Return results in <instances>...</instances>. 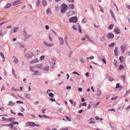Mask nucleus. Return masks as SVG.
Instances as JSON below:
<instances>
[{"label": "nucleus", "mask_w": 130, "mask_h": 130, "mask_svg": "<svg viewBox=\"0 0 130 130\" xmlns=\"http://www.w3.org/2000/svg\"><path fill=\"white\" fill-rule=\"evenodd\" d=\"M68 7V6L67 5L63 3L60 9L61 12L62 13H64L66 12Z\"/></svg>", "instance_id": "nucleus-1"}, {"label": "nucleus", "mask_w": 130, "mask_h": 130, "mask_svg": "<svg viewBox=\"0 0 130 130\" xmlns=\"http://www.w3.org/2000/svg\"><path fill=\"white\" fill-rule=\"evenodd\" d=\"M25 56L27 57V59L31 58L33 56V54L30 52H28L25 54Z\"/></svg>", "instance_id": "nucleus-2"}, {"label": "nucleus", "mask_w": 130, "mask_h": 130, "mask_svg": "<svg viewBox=\"0 0 130 130\" xmlns=\"http://www.w3.org/2000/svg\"><path fill=\"white\" fill-rule=\"evenodd\" d=\"M77 20V17H73L69 19V21L70 22L76 23Z\"/></svg>", "instance_id": "nucleus-3"}, {"label": "nucleus", "mask_w": 130, "mask_h": 130, "mask_svg": "<svg viewBox=\"0 0 130 130\" xmlns=\"http://www.w3.org/2000/svg\"><path fill=\"white\" fill-rule=\"evenodd\" d=\"M126 47V46L124 44H123L122 46H121V50L122 52H124Z\"/></svg>", "instance_id": "nucleus-4"}, {"label": "nucleus", "mask_w": 130, "mask_h": 130, "mask_svg": "<svg viewBox=\"0 0 130 130\" xmlns=\"http://www.w3.org/2000/svg\"><path fill=\"white\" fill-rule=\"evenodd\" d=\"M114 37L113 34L111 33H109L107 35V37L110 39H112Z\"/></svg>", "instance_id": "nucleus-5"}, {"label": "nucleus", "mask_w": 130, "mask_h": 130, "mask_svg": "<svg viewBox=\"0 0 130 130\" xmlns=\"http://www.w3.org/2000/svg\"><path fill=\"white\" fill-rule=\"evenodd\" d=\"M30 70L31 71H32V72H34L33 73H32V75H35L36 74H37V73L38 72L37 71H35L33 69V67L32 66L30 67Z\"/></svg>", "instance_id": "nucleus-6"}, {"label": "nucleus", "mask_w": 130, "mask_h": 130, "mask_svg": "<svg viewBox=\"0 0 130 130\" xmlns=\"http://www.w3.org/2000/svg\"><path fill=\"white\" fill-rule=\"evenodd\" d=\"M38 62V60L37 58H35L33 59L32 61L30 62V64L36 63Z\"/></svg>", "instance_id": "nucleus-7"}, {"label": "nucleus", "mask_w": 130, "mask_h": 130, "mask_svg": "<svg viewBox=\"0 0 130 130\" xmlns=\"http://www.w3.org/2000/svg\"><path fill=\"white\" fill-rule=\"evenodd\" d=\"M43 42L45 45L46 46H47L51 47L52 46H53L54 45L53 44L51 43L49 44L46 42L45 41H43Z\"/></svg>", "instance_id": "nucleus-8"}, {"label": "nucleus", "mask_w": 130, "mask_h": 130, "mask_svg": "<svg viewBox=\"0 0 130 130\" xmlns=\"http://www.w3.org/2000/svg\"><path fill=\"white\" fill-rule=\"evenodd\" d=\"M113 31L117 34H118L120 33V30L118 28H115Z\"/></svg>", "instance_id": "nucleus-9"}, {"label": "nucleus", "mask_w": 130, "mask_h": 130, "mask_svg": "<svg viewBox=\"0 0 130 130\" xmlns=\"http://www.w3.org/2000/svg\"><path fill=\"white\" fill-rule=\"evenodd\" d=\"M58 38L59 39L60 44L61 45H63L64 43L63 39L62 38L59 37H58Z\"/></svg>", "instance_id": "nucleus-10"}, {"label": "nucleus", "mask_w": 130, "mask_h": 130, "mask_svg": "<svg viewBox=\"0 0 130 130\" xmlns=\"http://www.w3.org/2000/svg\"><path fill=\"white\" fill-rule=\"evenodd\" d=\"M74 12L75 11H69L67 13V16L69 17L72 15L74 13Z\"/></svg>", "instance_id": "nucleus-11"}, {"label": "nucleus", "mask_w": 130, "mask_h": 130, "mask_svg": "<svg viewBox=\"0 0 130 130\" xmlns=\"http://www.w3.org/2000/svg\"><path fill=\"white\" fill-rule=\"evenodd\" d=\"M21 2V1L20 0H17L13 2V5H16L20 4Z\"/></svg>", "instance_id": "nucleus-12"}, {"label": "nucleus", "mask_w": 130, "mask_h": 130, "mask_svg": "<svg viewBox=\"0 0 130 130\" xmlns=\"http://www.w3.org/2000/svg\"><path fill=\"white\" fill-rule=\"evenodd\" d=\"M24 96L25 98L26 99H29L30 96V94L27 93H24Z\"/></svg>", "instance_id": "nucleus-13"}, {"label": "nucleus", "mask_w": 130, "mask_h": 130, "mask_svg": "<svg viewBox=\"0 0 130 130\" xmlns=\"http://www.w3.org/2000/svg\"><path fill=\"white\" fill-rule=\"evenodd\" d=\"M42 4L44 6H46L47 5V3L45 0H43L41 1Z\"/></svg>", "instance_id": "nucleus-14"}, {"label": "nucleus", "mask_w": 130, "mask_h": 130, "mask_svg": "<svg viewBox=\"0 0 130 130\" xmlns=\"http://www.w3.org/2000/svg\"><path fill=\"white\" fill-rule=\"evenodd\" d=\"M110 12L111 14V15H112V17L115 20H116V19L115 18L114 13L113 12L111 9H110Z\"/></svg>", "instance_id": "nucleus-15"}, {"label": "nucleus", "mask_w": 130, "mask_h": 130, "mask_svg": "<svg viewBox=\"0 0 130 130\" xmlns=\"http://www.w3.org/2000/svg\"><path fill=\"white\" fill-rule=\"evenodd\" d=\"M49 68V67L48 66H46L43 67L42 69L43 70L47 71L48 70Z\"/></svg>", "instance_id": "nucleus-16"}, {"label": "nucleus", "mask_w": 130, "mask_h": 130, "mask_svg": "<svg viewBox=\"0 0 130 130\" xmlns=\"http://www.w3.org/2000/svg\"><path fill=\"white\" fill-rule=\"evenodd\" d=\"M118 47H116L114 50V52L115 53V55L116 56H117L118 55Z\"/></svg>", "instance_id": "nucleus-17"}, {"label": "nucleus", "mask_w": 130, "mask_h": 130, "mask_svg": "<svg viewBox=\"0 0 130 130\" xmlns=\"http://www.w3.org/2000/svg\"><path fill=\"white\" fill-rule=\"evenodd\" d=\"M14 58V60L13 61V62H14L15 64H16L17 63H18V59L14 57V56H13V58Z\"/></svg>", "instance_id": "nucleus-18"}, {"label": "nucleus", "mask_w": 130, "mask_h": 130, "mask_svg": "<svg viewBox=\"0 0 130 130\" xmlns=\"http://www.w3.org/2000/svg\"><path fill=\"white\" fill-rule=\"evenodd\" d=\"M15 104V103L14 102H12L11 101H9V103L8 104V106L12 105L13 106Z\"/></svg>", "instance_id": "nucleus-19"}, {"label": "nucleus", "mask_w": 130, "mask_h": 130, "mask_svg": "<svg viewBox=\"0 0 130 130\" xmlns=\"http://www.w3.org/2000/svg\"><path fill=\"white\" fill-rule=\"evenodd\" d=\"M124 68V67L122 65L120 64L119 66V69L120 71L122 70Z\"/></svg>", "instance_id": "nucleus-20"}, {"label": "nucleus", "mask_w": 130, "mask_h": 130, "mask_svg": "<svg viewBox=\"0 0 130 130\" xmlns=\"http://www.w3.org/2000/svg\"><path fill=\"white\" fill-rule=\"evenodd\" d=\"M46 12L47 14H49L51 13V11L50 8H48L46 10Z\"/></svg>", "instance_id": "nucleus-21"}, {"label": "nucleus", "mask_w": 130, "mask_h": 130, "mask_svg": "<svg viewBox=\"0 0 130 130\" xmlns=\"http://www.w3.org/2000/svg\"><path fill=\"white\" fill-rule=\"evenodd\" d=\"M69 8L70 9H73L74 8V5L73 4H71L69 5Z\"/></svg>", "instance_id": "nucleus-22"}, {"label": "nucleus", "mask_w": 130, "mask_h": 130, "mask_svg": "<svg viewBox=\"0 0 130 130\" xmlns=\"http://www.w3.org/2000/svg\"><path fill=\"white\" fill-rule=\"evenodd\" d=\"M98 94L97 95L99 96L101 95L102 93L101 90H100L98 89L97 90Z\"/></svg>", "instance_id": "nucleus-23"}, {"label": "nucleus", "mask_w": 130, "mask_h": 130, "mask_svg": "<svg viewBox=\"0 0 130 130\" xmlns=\"http://www.w3.org/2000/svg\"><path fill=\"white\" fill-rule=\"evenodd\" d=\"M124 57L123 56H120L119 58V59L120 60V61L121 63H122L123 61L124 60Z\"/></svg>", "instance_id": "nucleus-24"}, {"label": "nucleus", "mask_w": 130, "mask_h": 130, "mask_svg": "<svg viewBox=\"0 0 130 130\" xmlns=\"http://www.w3.org/2000/svg\"><path fill=\"white\" fill-rule=\"evenodd\" d=\"M11 4L10 3L7 4L5 7V8L6 9L9 8L11 6Z\"/></svg>", "instance_id": "nucleus-25"}, {"label": "nucleus", "mask_w": 130, "mask_h": 130, "mask_svg": "<svg viewBox=\"0 0 130 130\" xmlns=\"http://www.w3.org/2000/svg\"><path fill=\"white\" fill-rule=\"evenodd\" d=\"M3 125L4 126H8L9 127H13V125L12 124H3Z\"/></svg>", "instance_id": "nucleus-26"}, {"label": "nucleus", "mask_w": 130, "mask_h": 130, "mask_svg": "<svg viewBox=\"0 0 130 130\" xmlns=\"http://www.w3.org/2000/svg\"><path fill=\"white\" fill-rule=\"evenodd\" d=\"M15 119V118H10L8 119L7 120H9L11 121L14 120Z\"/></svg>", "instance_id": "nucleus-27"}, {"label": "nucleus", "mask_w": 130, "mask_h": 130, "mask_svg": "<svg viewBox=\"0 0 130 130\" xmlns=\"http://www.w3.org/2000/svg\"><path fill=\"white\" fill-rule=\"evenodd\" d=\"M114 26V24H111L108 27V29H112V28L113 27V26Z\"/></svg>", "instance_id": "nucleus-28"}, {"label": "nucleus", "mask_w": 130, "mask_h": 130, "mask_svg": "<svg viewBox=\"0 0 130 130\" xmlns=\"http://www.w3.org/2000/svg\"><path fill=\"white\" fill-rule=\"evenodd\" d=\"M0 55H1V57L3 59H5V58L2 52H1L0 53Z\"/></svg>", "instance_id": "nucleus-29"}, {"label": "nucleus", "mask_w": 130, "mask_h": 130, "mask_svg": "<svg viewBox=\"0 0 130 130\" xmlns=\"http://www.w3.org/2000/svg\"><path fill=\"white\" fill-rule=\"evenodd\" d=\"M42 65L41 64H38L37 67L38 68H40V69H41L42 68Z\"/></svg>", "instance_id": "nucleus-30"}, {"label": "nucleus", "mask_w": 130, "mask_h": 130, "mask_svg": "<svg viewBox=\"0 0 130 130\" xmlns=\"http://www.w3.org/2000/svg\"><path fill=\"white\" fill-rule=\"evenodd\" d=\"M29 124L30 125L34 127L36 125V124L34 123H33L32 122H29Z\"/></svg>", "instance_id": "nucleus-31"}, {"label": "nucleus", "mask_w": 130, "mask_h": 130, "mask_svg": "<svg viewBox=\"0 0 130 130\" xmlns=\"http://www.w3.org/2000/svg\"><path fill=\"white\" fill-rule=\"evenodd\" d=\"M19 29V27L16 28H15L13 30L14 32H16L17 31H18Z\"/></svg>", "instance_id": "nucleus-32"}, {"label": "nucleus", "mask_w": 130, "mask_h": 130, "mask_svg": "<svg viewBox=\"0 0 130 130\" xmlns=\"http://www.w3.org/2000/svg\"><path fill=\"white\" fill-rule=\"evenodd\" d=\"M48 95L50 96L51 97H53L54 95L52 93H49Z\"/></svg>", "instance_id": "nucleus-33"}, {"label": "nucleus", "mask_w": 130, "mask_h": 130, "mask_svg": "<svg viewBox=\"0 0 130 130\" xmlns=\"http://www.w3.org/2000/svg\"><path fill=\"white\" fill-rule=\"evenodd\" d=\"M90 7L91 8V10L93 11V12H94V8L93 7V5L91 4L90 5Z\"/></svg>", "instance_id": "nucleus-34"}, {"label": "nucleus", "mask_w": 130, "mask_h": 130, "mask_svg": "<svg viewBox=\"0 0 130 130\" xmlns=\"http://www.w3.org/2000/svg\"><path fill=\"white\" fill-rule=\"evenodd\" d=\"M66 118L67 120L69 121H71V119L68 117L66 116Z\"/></svg>", "instance_id": "nucleus-35"}, {"label": "nucleus", "mask_w": 130, "mask_h": 130, "mask_svg": "<svg viewBox=\"0 0 130 130\" xmlns=\"http://www.w3.org/2000/svg\"><path fill=\"white\" fill-rule=\"evenodd\" d=\"M45 56L43 55H42L40 57V60H42L44 58Z\"/></svg>", "instance_id": "nucleus-36"}, {"label": "nucleus", "mask_w": 130, "mask_h": 130, "mask_svg": "<svg viewBox=\"0 0 130 130\" xmlns=\"http://www.w3.org/2000/svg\"><path fill=\"white\" fill-rule=\"evenodd\" d=\"M40 0H38L37 1L36 3L37 5L38 6H39V4H40Z\"/></svg>", "instance_id": "nucleus-37"}, {"label": "nucleus", "mask_w": 130, "mask_h": 130, "mask_svg": "<svg viewBox=\"0 0 130 130\" xmlns=\"http://www.w3.org/2000/svg\"><path fill=\"white\" fill-rule=\"evenodd\" d=\"M87 21L86 19V18H84L83 20L82 21V23H85Z\"/></svg>", "instance_id": "nucleus-38"}, {"label": "nucleus", "mask_w": 130, "mask_h": 130, "mask_svg": "<svg viewBox=\"0 0 130 130\" xmlns=\"http://www.w3.org/2000/svg\"><path fill=\"white\" fill-rule=\"evenodd\" d=\"M127 18L128 20V21L130 23V15L129 14L127 16Z\"/></svg>", "instance_id": "nucleus-39"}, {"label": "nucleus", "mask_w": 130, "mask_h": 130, "mask_svg": "<svg viewBox=\"0 0 130 130\" xmlns=\"http://www.w3.org/2000/svg\"><path fill=\"white\" fill-rule=\"evenodd\" d=\"M129 91H126V93H125V94L124 95L123 97H125V96H127V95L128 94V93L129 92Z\"/></svg>", "instance_id": "nucleus-40"}, {"label": "nucleus", "mask_w": 130, "mask_h": 130, "mask_svg": "<svg viewBox=\"0 0 130 130\" xmlns=\"http://www.w3.org/2000/svg\"><path fill=\"white\" fill-rule=\"evenodd\" d=\"M51 34H50L49 35V37L48 39H49V40H50L51 41H52L53 40H52V38L50 36H51Z\"/></svg>", "instance_id": "nucleus-41"}, {"label": "nucleus", "mask_w": 130, "mask_h": 130, "mask_svg": "<svg viewBox=\"0 0 130 130\" xmlns=\"http://www.w3.org/2000/svg\"><path fill=\"white\" fill-rule=\"evenodd\" d=\"M115 44L113 42L112 43L110 44H109V46L110 47H113L114 45Z\"/></svg>", "instance_id": "nucleus-42"}, {"label": "nucleus", "mask_w": 130, "mask_h": 130, "mask_svg": "<svg viewBox=\"0 0 130 130\" xmlns=\"http://www.w3.org/2000/svg\"><path fill=\"white\" fill-rule=\"evenodd\" d=\"M78 28H79V32L80 33H82V31L81 29L80 28V25H78Z\"/></svg>", "instance_id": "nucleus-43"}, {"label": "nucleus", "mask_w": 130, "mask_h": 130, "mask_svg": "<svg viewBox=\"0 0 130 130\" xmlns=\"http://www.w3.org/2000/svg\"><path fill=\"white\" fill-rule=\"evenodd\" d=\"M108 79L110 81H112L113 80V79L111 77H109L108 78Z\"/></svg>", "instance_id": "nucleus-44"}, {"label": "nucleus", "mask_w": 130, "mask_h": 130, "mask_svg": "<svg viewBox=\"0 0 130 130\" xmlns=\"http://www.w3.org/2000/svg\"><path fill=\"white\" fill-rule=\"evenodd\" d=\"M120 87V84L119 83H118L117 84L116 86V88H118Z\"/></svg>", "instance_id": "nucleus-45"}, {"label": "nucleus", "mask_w": 130, "mask_h": 130, "mask_svg": "<svg viewBox=\"0 0 130 130\" xmlns=\"http://www.w3.org/2000/svg\"><path fill=\"white\" fill-rule=\"evenodd\" d=\"M16 103H23L22 101H17Z\"/></svg>", "instance_id": "nucleus-46"}, {"label": "nucleus", "mask_w": 130, "mask_h": 130, "mask_svg": "<svg viewBox=\"0 0 130 130\" xmlns=\"http://www.w3.org/2000/svg\"><path fill=\"white\" fill-rule=\"evenodd\" d=\"M99 7L100 8H101V9H100V10L102 12H104V9L103 8H102L101 7V6H99Z\"/></svg>", "instance_id": "nucleus-47"}, {"label": "nucleus", "mask_w": 130, "mask_h": 130, "mask_svg": "<svg viewBox=\"0 0 130 130\" xmlns=\"http://www.w3.org/2000/svg\"><path fill=\"white\" fill-rule=\"evenodd\" d=\"M99 58L101 59H102V61H103L104 62V63L105 64H106V61H105V60L104 59H103V58H101L100 57H99Z\"/></svg>", "instance_id": "nucleus-48"}, {"label": "nucleus", "mask_w": 130, "mask_h": 130, "mask_svg": "<svg viewBox=\"0 0 130 130\" xmlns=\"http://www.w3.org/2000/svg\"><path fill=\"white\" fill-rule=\"evenodd\" d=\"M104 39H105L104 37H102L101 38L100 40L101 41H103L104 40Z\"/></svg>", "instance_id": "nucleus-49"}, {"label": "nucleus", "mask_w": 130, "mask_h": 130, "mask_svg": "<svg viewBox=\"0 0 130 130\" xmlns=\"http://www.w3.org/2000/svg\"><path fill=\"white\" fill-rule=\"evenodd\" d=\"M50 100L52 102H55V100L54 99L50 98Z\"/></svg>", "instance_id": "nucleus-50"}, {"label": "nucleus", "mask_w": 130, "mask_h": 130, "mask_svg": "<svg viewBox=\"0 0 130 130\" xmlns=\"http://www.w3.org/2000/svg\"><path fill=\"white\" fill-rule=\"evenodd\" d=\"M78 90L79 91L81 92L82 91V88L80 87L78 88Z\"/></svg>", "instance_id": "nucleus-51"}, {"label": "nucleus", "mask_w": 130, "mask_h": 130, "mask_svg": "<svg viewBox=\"0 0 130 130\" xmlns=\"http://www.w3.org/2000/svg\"><path fill=\"white\" fill-rule=\"evenodd\" d=\"M72 28L74 30H76L77 29V28L75 27V26L74 25L72 27Z\"/></svg>", "instance_id": "nucleus-52"}, {"label": "nucleus", "mask_w": 130, "mask_h": 130, "mask_svg": "<svg viewBox=\"0 0 130 130\" xmlns=\"http://www.w3.org/2000/svg\"><path fill=\"white\" fill-rule=\"evenodd\" d=\"M12 123L13 124H19L18 122L16 121L13 122H12Z\"/></svg>", "instance_id": "nucleus-53"}, {"label": "nucleus", "mask_w": 130, "mask_h": 130, "mask_svg": "<svg viewBox=\"0 0 130 130\" xmlns=\"http://www.w3.org/2000/svg\"><path fill=\"white\" fill-rule=\"evenodd\" d=\"M68 2H71L72 3H73L74 2V0H67Z\"/></svg>", "instance_id": "nucleus-54"}, {"label": "nucleus", "mask_w": 130, "mask_h": 130, "mask_svg": "<svg viewBox=\"0 0 130 130\" xmlns=\"http://www.w3.org/2000/svg\"><path fill=\"white\" fill-rule=\"evenodd\" d=\"M114 61L115 63L114 64L116 66H117V60H116V59H115L114 60Z\"/></svg>", "instance_id": "nucleus-55"}, {"label": "nucleus", "mask_w": 130, "mask_h": 130, "mask_svg": "<svg viewBox=\"0 0 130 130\" xmlns=\"http://www.w3.org/2000/svg\"><path fill=\"white\" fill-rule=\"evenodd\" d=\"M5 89V88L4 87V86L3 85L1 88V91H2L3 90H4Z\"/></svg>", "instance_id": "nucleus-56"}, {"label": "nucleus", "mask_w": 130, "mask_h": 130, "mask_svg": "<svg viewBox=\"0 0 130 130\" xmlns=\"http://www.w3.org/2000/svg\"><path fill=\"white\" fill-rule=\"evenodd\" d=\"M21 110L22 112H23L25 110L24 108H23L22 107H21Z\"/></svg>", "instance_id": "nucleus-57"}, {"label": "nucleus", "mask_w": 130, "mask_h": 130, "mask_svg": "<svg viewBox=\"0 0 130 130\" xmlns=\"http://www.w3.org/2000/svg\"><path fill=\"white\" fill-rule=\"evenodd\" d=\"M12 73H13V75L15 76V71L14 70V69H12Z\"/></svg>", "instance_id": "nucleus-58"}, {"label": "nucleus", "mask_w": 130, "mask_h": 130, "mask_svg": "<svg viewBox=\"0 0 130 130\" xmlns=\"http://www.w3.org/2000/svg\"><path fill=\"white\" fill-rule=\"evenodd\" d=\"M72 52L71 51V52L69 53V57L70 58L71 57V55L72 54Z\"/></svg>", "instance_id": "nucleus-59"}, {"label": "nucleus", "mask_w": 130, "mask_h": 130, "mask_svg": "<svg viewBox=\"0 0 130 130\" xmlns=\"http://www.w3.org/2000/svg\"><path fill=\"white\" fill-rule=\"evenodd\" d=\"M45 27L47 30H48L49 29V27L47 25H46L45 26Z\"/></svg>", "instance_id": "nucleus-60"}, {"label": "nucleus", "mask_w": 130, "mask_h": 130, "mask_svg": "<svg viewBox=\"0 0 130 130\" xmlns=\"http://www.w3.org/2000/svg\"><path fill=\"white\" fill-rule=\"evenodd\" d=\"M71 87L70 86H67L66 88L67 89H71Z\"/></svg>", "instance_id": "nucleus-61"}, {"label": "nucleus", "mask_w": 130, "mask_h": 130, "mask_svg": "<svg viewBox=\"0 0 130 130\" xmlns=\"http://www.w3.org/2000/svg\"><path fill=\"white\" fill-rule=\"evenodd\" d=\"M18 115L19 116H23V115L21 113H18Z\"/></svg>", "instance_id": "nucleus-62"}, {"label": "nucleus", "mask_w": 130, "mask_h": 130, "mask_svg": "<svg viewBox=\"0 0 130 130\" xmlns=\"http://www.w3.org/2000/svg\"><path fill=\"white\" fill-rule=\"evenodd\" d=\"M121 77L124 80L125 79V75H122Z\"/></svg>", "instance_id": "nucleus-63"}, {"label": "nucleus", "mask_w": 130, "mask_h": 130, "mask_svg": "<svg viewBox=\"0 0 130 130\" xmlns=\"http://www.w3.org/2000/svg\"><path fill=\"white\" fill-rule=\"evenodd\" d=\"M73 74H77L78 75H79V74H78V73H77V72H73Z\"/></svg>", "instance_id": "nucleus-64"}]
</instances>
